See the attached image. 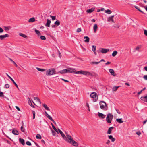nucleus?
I'll list each match as a JSON object with an SVG mask.
<instances>
[{
  "label": "nucleus",
  "mask_w": 147,
  "mask_h": 147,
  "mask_svg": "<svg viewBox=\"0 0 147 147\" xmlns=\"http://www.w3.org/2000/svg\"><path fill=\"white\" fill-rule=\"evenodd\" d=\"M40 39L43 40H45L46 39L45 37L43 36H41L40 37Z\"/></svg>",
  "instance_id": "obj_41"
},
{
  "label": "nucleus",
  "mask_w": 147,
  "mask_h": 147,
  "mask_svg": "<svg viewBox=\"0 0 147 147\" xmlns=\"http://www.w3.org/2000/svg\"><path fill=\"white\" fill-rule=\"evenodd\" d=\"M35 20V19L34 17H32L31 18H30L28 20L29 22H34Z\"/></svg>",
  "instance_id": "obj_27"
},
{
  "label": "nucleus",
  "mask_w": 147,
  "mask_h": 147,
  "mask_svg": "<svg viewBox=\"0 0 147 147\" xmlns=\"http://www.w3.org/2000/svg\"><path fill=\"white\" fill-rule=\"evenodd\" d=\"M47 22L45 24V26L46 27H50V24L51 22V21L48 19H47Z\"/></svg>",
  "instance_id": "obj_22"
},
{
  "label": "nucleus",
  "mask_w": 147,
  "mask_h": 147,
  "mask_svg": "<svg viewBox=\"0 0 147 147\" xmlns=\"http://www.w3.org/2000/svg\"><path fill=\"white\" fill-rule=\"evenodd\" d=\"M9 59L11 62L13 63L14 65L16 66V67H17L18 68H19V67L18 66V65L16 64L15 62L14 61H13L11 59L9 58Z\"/></svg>",
  "instance_id": "obj_31"
},
{
  "label": "nucleus",
  "mask_w": 147,
  "mask_h": 147,
  "mask_svg": "<svg viewBox=\"0 0 147 147\" xmlns=\"http://www.w3.org/2000/svg\"><path fill=\"white\" fill-rule=\"evenodd\" d=\"M47 117L49 120L53 122L54 123L56 124L55 122L54 121V120L52 119V117L50 115H48Z\"/></svg>",
  "instance_id": "obj_21"
},
{
  "label": "nucleus",
  "mask_w": 147,
  "mask_h": 147,
  "mask_svg": "<svg viewBox=\"0 0 147 147\" xmlns=\"http://www.w3.org/2000/svg\"><path fill=\"white\" fill-rule=\"evenodd\" d=\"M90 96L91 97L94 99L93 100L94 102H95L97 101L98 97L96 92H92L90 94Z\"/></svg>",
  "instance_id": "obj_6"
},
{
  "label": "nucleus",
  "mask_w": 147,
  "mask_h": 147,
  "mask_svg": "<svg viewBox=\"0 0 147 147\" xmlns=\"http://www.w3.org/2000/svg\"><path fill=\"white\" fill-rule=\"evenodd\" d=\"M9 87V85L8 84H6L5 85V87L6 88H8Z\"/></svg>",
  "instance_id": "obj_44"
},
{
  "label": "nucleus",
  "mask_w": 147,
  "mask_h": 147,
  "mask_svg": "<svg viewBox=\"0 0 147 147\" xmlns=\"http://www.w3.org/2000/svg\"><path fill=\"white\" fill-rule=\"evenodd\" d=\"M75 74L84 75L88 76H92L93 74L90 72L86 71L81 70L75 71Z\"/></svg>",
  "instance_id": "obj_2"
},
{
  "label": "nucleus",
  "mask_w": 147,
  "mask_h": 147,
  "mask_svg": "<svg viewBox=\"0 0 147 147\" xmlns=\"http://www.w3.org/2000/svg\"><path fill=\"white\" fill-rule=\"evenodd\" d=\"M35 32L36 33V34H39L40 33V32L38 30H37L36 29H35Z\"/></svg>",
  "instance_id": "obj_51"
},
{
  "label": "nucleus",
  "mask_w": 147,
  "mask_h": 147,
  "mask_svg": "<svg viewBox=\"0 0 147 147\" xmlns=\"http://www.w3.org/2000/svg\"><path fill=\"white\" fill-rule=\"evenodd\" d=\"M7 76L13 82V84L17 88L19 89V88L18 87V85L16 84V83L13 80L10 76H9L7 74H6Z\"/></svg>",
  "instance_id": "obj_8"
},
{
  "label": "nucleus",
  "mask_w": 147,
  "mask_h": 147,
  "mask_svg": "<svg viewBox=\"0 0 147 147\" xmlns=\"http://www.w3.org/2000/svg\"><path fill=\"white\" fill-rule=\"evenodd\" d=\"M58 130L63 139L66 141H67L68 138L67 136H65L64 133L59 129H58Z\"/></svg>",
  "instance_id": "obj_7"
},
{
  "label": "nucleus",
  "mask_w": 147,
  "mask_h": 147,
  "mask_svg": "<svg viewBox=\"0 0 147 147\" xmlns=\"http://www.w3.org/2000/svg\"><path fill=\"white\" fill-rule=\"evenodd\" d=\"M114 26L117 28H118L120 27V26L119 24H115L114 25Z\"/></svg>",
  "instance_id": "obj_47"
},
{
  "label": "nucleus",
  "mask_w": 147,
  "mask_h": 147,
  "mask_svg": "<svg viewBox=\"0 0 147 147\" xmlns=\"http://www.w3.org/2000/svg\"><path fill=\"white\" fill-rule=\"evenodd\" d=\"M50 17L52 18L53 20H54L55 19V16L51 15Z\"/></svg>",
  "instance_id": "obj_46"
},
{
  "label": "nucleus",
  "mask_w": 147,
  "mask_h": 147,
  "mask_svg": "<svg viewBox=\"0 0 147 147\" xmlns=\"http://www.w3.org/2000/svg\"><path fill=\"white\" fill-rule=\"evenodd\" d=\"M52 134L53 136H58V135L54 131L52 130Z\"/></svg>",
  "instance_id": "obj_37"
},
{
  "label": "nucleus",
  "mask_w": 147,
  "mask_h": 147,
  "mask_svg": "<svg viewBox=\"0 0 147 147\" xmlns=\"http://www.w3.org/2000/svg\"><path fill=\"white\" fill-rule=\"evenodd\" d=\"M122 118L117 119L116 121L118 123H121L123 122V121L122 120Z\"/></svg>",
  "instance_id": "obj_24"
},
{
  "label": "nucleus",
  "mask_w": 147,
  "mask_h": 147,
  "mask_svg": "<svg viewBox=\"0 0 147 147\" xmlns=\"http://www.w3.org/2000/svg\"><path fill=\"white\" fill-rule=\"evenodd\" d=\"M55 74V69L54 68L49 69L46 72V74L47 76Z\"/></svg>",
  "instance_id": "obj_5"
},
{
  "label": "nucleus",
  "mask_w": 147,
  "mask_h": 147,
  "mask_svg": "<svg viewBox=\"0 0 147 147\" xmlns=\"http://www.w3.org/2000/svg\"><path fill=\"white\" fill-rule=\"evenodd\" d=\"M143 78L144 79L146 80H147V75H146L144 76L143 77Z\"/></svg>",
  "instance_id": "obj_57"
},
{
  "label": "nucleus",
  "mask_w": 147,
  "mask_h": 147,
  "mask_svg": "<svg viewBox=\"0 0 147 147\" xmlns=\"http://www.w3.org/2000/svg\"><path fill=\"white\" fill-rule=\"evenodd\" d=\"M36 69L39 71L43 72L45 71L46 69H41L38 67H36Z\"/></svg>",
  "instance_id": "obj_30"
},
{
  "label": "nucleus",
  "mask_w": 147,
  "mask_h": 147,
  "mask_svg": "<svg viewBox=\"0 0 147 147\" xmlns=\"http://www.w3.org/2000/svg\"><path fill=\"white\" fill-rule=\"evenodd\" d=\"M34 99L35 100H36L38 102L40 103L41 101L39 99L38 97H34Z\"/></svg>",
  "instance_id": "obj_36"
},
{
  "label": "nucleus",
  "mask_w": 147,
  "mask_h": 147,
  "mask_svg": "<svg viewBox=\"0 0 147 147\" xmlns=\"http://www.w3.org/2000/svg\"><path fill=\"white\" fill-rule=\"evenodd\" d=\"M101 50L100 51L101 53H106L109 51V49H106L105 48H100Z\"/></svg>",
  "instance_id": "obj_9"
},
{
  "label": "nucleus",
  "mask_w": 147,
  "mask_h": 147,
  "mask_svg": "<svg viewBox=\"0 0 147 147\" xmlns=\"http://www.w3.org/2000/svg\"><path fill=\"white\" fill-rule=\"evenodd\" d=\"M94 8H92L90 9H88L86 11V12L88 13H91L93 12L94 10Z\"/></svg>",
  "instance_id": "obj_20"
},
{
  "label": "nucleus",
  "mask_w": 147,
  "mask_h": 147,
  "mask_svg": "<svg viewBox=\"0 0 147 147\" xmlns=\"http://www.w3.org/2000/svg\"><path fill=\"white\" fill-rule=\"evenodd\" d=\"M136 134L138 135L139 136L141 134V132L140 131H138L136 132Z\"/></svg>",
  "instance_id": "obj_55"
},
{
  "label": "nucleus",
  "mask_w": 147,
  "mask_h": 147,
  "mask_svg": "<svg viewBox=\"0 0 147 147\" xmlns=\"http://www.w3.org/2000/svg\"><path fill=\"white\" fill-rule=\"evenodd\" d=\"M56 25H55V24H53L51 25V27L52 28H55V27H56Z\"/></svg>",
  "instance_id": "obj_63"
},
{
  "label": "nucleus",
  "mask_w": 147,
  "mask_h": 147,
  "mask_svg": "<svg viewBox=\"0 0 147 147\" xmlns=\"http://www.w3.org/2000/svg\"><path fill=\"white\" fill-rule=\"evenodd\" d=\"M93 29H94V33L96 32L97 29L98 28V26L97 24H95L93 26Z\"/></svg>",
  "instance_id": "obj_18"
},
{
  "label": "nucleus",
  "mask_w": 147,
  "mask_h": 147,
  "mask_svg": "<svg viewBox=\"0 0 147 147\" xmlns=\"http://www.w3.org/2000/svg\"><path fill=\"white\" fill-rule=\"evenodd\" d=\"M110 141L109 140H107V141L106 142V143L107 144H109L110 143Z\"/></svg>",
  "instance_id": "obj_62"
},
{
  "label": "nucleus",
  "mask_w": 147,
  "mask_h": 147,
  "mask_svg": "<svg viewBox=\"0 0 147 147\" xmlns=\"http://www.w3.org/2000/svg\"><path fill=\"white\" fill-rule=\"evenodd\" d=\"M114 129V127H111L109 128L107 133V134H111L112 130Z\"/></svg>",
  "instance_id": "obj_16"
},
{
  "label": "nucleus",
  "mask_w": 147,
  "mask_h": 147,
  "mask_svg": "<svg viewBox=\"0 0 147 147\" xmlns=\"http://www.w3.org/2000/svg\"><path fill=\"white\" fill-rule=\"evenodd\" d=\"M20 142L23 145L25 144L24 140L22 138H20L19 139Z\"/></svg>",
  "instance_id": "obj_15"
},
{
  "label": "nucleus",
  "mask_w": 147,
  "mask_h": 147,
  "mask_svg": "<svg viewBox=\"0 0 147 147\" xmlns=\"http://www.w3.org/2000/svg\"><path fill=\"white\" fill-rule=\"evenodd\" d=\"M5 38L4 37V35H1L0 36V39L1 40H3L4 39V38Z\"/></svg>",
  "instance_id": "obj_45"
},
{
  "label": "nucleus",
  "mask_w": 147,
  "mask_h": 147,
  "mask_svg": "<svg viewBox=\"0 0 147 147\" xmlns=\"http://www.w3.org/2000/svg\"><path fill=\"white\" fill-rule=\"evenodd\" d=\"M134 7L137 9L138 11H139L140 12H141L142 13H143V14H145V13H144L143 11H141V10H140V8L137 6H135Z\"/></svg>",
  "instance_id": "obj_25"
},
{
  "label": "nucleus",
  "mask_w": 147,
  "mask_h": 147,
  "mask_svg": "<svg viewBox=\"0 0 147 147\" xmlns=\"http://www.w3.org/2000/svg\"><path fill=\"white\" fill-rule=\"evenodd\" d=\"M100 108L104 111L107 110L108 107L107 106L106 102L104 101H100L99 102Z\"/></svg>",
  "instance_id": "obj_3"
},
{
  "label": "nucleus",
  "mask_w": 147,
  "mask_h": 147,
  "mask_svg": "<svg viewBox=\"0 0 147 147\" xmlns=\"http://www.w3.org/2000/svg\"><path fill=\"white\" fill-rule=\"evenodd\" d=\"M98 114L99 117L101 119H104L106 115L102 113L98 112Z\"/></svg>",
  "instance_id": "obj_10"
},
{
  "label": "nucleus",
  "mask_w": 147,
  "mask_h": 147,
  "mask_svg": "<svg viewBox=\"0 0 147 147\" xmlns=\"http://www.w3.org/2000/svg\"><path fill=\"white\" fill-rule=\"evenodd\" d=\"M65 134H66V136L68 138L67 141H66L70 143L71 144L75 146L76 147L78 146V143L74 141L73 138H71L70 135H69L66 132H65Z\"/></svg>",
  "instance_id": "obj_1"
},
{
  "label": "nucleus",
  "mask_w": 147,
  "mask_h": 147,
  "mask_svg": "<svg viewBox=\"0 0 147 147\" xmlns=\"http://www.w3.org/2000/svg\"><path fill=\"white\" fill-rule=\"evenodd\" d=\"M32 112V113L33 114V119H34L35 118V112L34 111H33Z\"/></svg>",
  "instance_id": "obj_49"
},
{
  "label": "nucleus",
  "mask_w": 147,
  "mask_h": 147,
  "mask_svg": "<svg viewBox=\"0 0 147 147\" xmlns=\"http://www.w3.org/2000/svg\"><path fill=\"white\" fill-rule=\"evenodd\" d=\"M5 30H9L8 28L7 27L5 26L4 27Z\"/></svg>",
  "instance_id": "obj_59"
},
{
  "label": "nucleus",
  "mask_w": 147,
  "mask_h": 147,
  "mask_svg": "<svg viewBox=\"0 0 147 147\" xmlns=\"http://www.w3.org/2000/svg\"><path fill=\"white\" fill-rule=\"evenodd\" d=\"M12 133L13 134L15 135H18L19 134L18 131L17 130H15L14 129H13Z\"/></svg>",
  "instance_id": "obj_17"
},
{
  "label": "nucleus",
  "mask_w": 147,
  "mask_h": 147,
  "mask_svg": "<svg viewBox=\"0 0 147 147\" xmlns=\"http://www.w3.org/2000/svg\"><path fill=\"white\" fill-rule=\"evenodd\" d=\"M143 7L145 8L146 10L147 11V6H143Z\"/></svg>",
  "instance_id": "obj_64"
},
{
  "label": "nucleus",
  "mask_w": 147,
  "mask_h": 147,
  "mask_svg": "<svg viewBox=\"0 0 147 147\" xmlns=\"http://www.w3.org/2000/svg\"><path fill=\"white\" fill-rule=\"evenodd\" d=\"M67 69L68 70V73H73L75 74V71H76V70L75 69H74L68 68Z\"/></svg>",
  "instance_id": "obj_11"
},
{
  "label": "nucleus",
  "mask_w": 147,
  "mask_h": 147,
  "mask_svg": "<svg viewBox=\"0 0 147 147\" xmlns=\"http://www.w3.org/2000/svg\"><path fill=\"white\" fill-rule=\"evenodd\" d=\"M19 35L21 36H22L25 38H27V36H26V35L23 34L21 33H20L19 34Z\"/></svg>",
  "instance_id": "obj_26"
},
{
  "label": "nucleus",
  "mask_w": 147,
  "mask_h": 147,
  "mask_svg": "<svg viewBox=\"0 0 147 147\" xmlns=\"http://www.w3.org/2000/svg\"><path fill=\"white\" fill-rule=\"evenodd\" d=\"M81 28H78L77 30V32H81Z\"/></svg>",
  "instance_id": "obj_53"
},
{
  "label": "nucleus",
  "mask_w": 147,
  "mask_h": 147,
  "mask_svg": "<svg viewBox=\"0 0 147 147\" xmlns=\"http://www.w3.org/2000/svg\"><path fill=\"white\" fill-rule=\"evenodd\" d=\"M3 32V29L1 27H0V33H2Z\"/></svg>",
  "instance_id": "obj_56"
},
{
  "label": "nucleus",
  "mask_w": 147,
  "mask_h": 147,
  "mask_svg": "<svg viewBox=\"0 0 147 147\" xmlns=\"http://www.w3.org/2000/svg\"><path fill=\"white\" fill-rule=\"evenodd\" d=\"M61 79L63 81H65V82H69V81L67 80H65L64 79H63V78H61Z\"/></svg>",
  "instance_id": "obj_58"
},
{
  "label": "nucleus",
  "mask_w": 147,
  "mask_h": 147,
  "mask_svg": "<svg viewBox=\"0 0 147 147\" xmlns=\"http://www.w3.org/2000/svg\"><path fill=\"white\" fill-rule=\"evenodd\" d=\"M15 107L18 111H20V108L18 106H16Z\"/></svg>",
  "instance_id": "obj_60"
},
{
  "label": "nucleus",
  "mask_w": 147,
  "mask_h": 147,
  "mask_svg": "<svg viewBox=\"0 0 147 147\" xmlns=\"http://www.w3.org/2000/svg\"><path fill=\"white\" fill-rule=\"evenodd\" d=\"M26 144L27 145H28V146H31V143L29 141H27L26 142Z\"/></svg>",
  "instance_id": "obj_50"
},
{
  "label": "nucleus",
  "mask_w": 147,
  "mask_h": 147,
  "mask_svg": "<svg viewBox=\"0 0 147 147\" xmlns=\"http://www.w3.org/2000/svg\"><path fill=\"white\" fill-rule=\"evenodd\" d=\"M115 110H116V111L117 113H118L119 114H121V112L119 111V109H116Z\"/></svg>",
  "instance_id": "obj_54"
},
{
  "label": "nucleus",
  "mask_w": 147,
  "mask_h": 147,
  "mask_svg": "<svg viewBox=\"0 0 147 147\" xmlns=\"http://www.w3.org/2000/svg\"><path fill=\"white\" fill-rule=\"evenodd\" d=\"M59 73L61 74H65V69H63L62 70H61L59 71Z\"/></svg>",
  "instance_id": "obj_40"
},
{
  "label": "nucleus",
  "mask_w": 147,
  "mask_h": 147,
  "mask_svg": "<svg viewBox=\"0 0 147 147\" xmlns=\"http://www.w3.org/2000/svg\"><path fill=\"white\" fill-rule=\"evenodd\" d=\"M96 46H94V45H93L92 46V49L93 51H96Z\"/></svg>",
  "instance_id": "obj_39"
},
{
  "label": "nucleus",
  "mask_w": 147,
  "mask_h": 147,
  "mask_svg": "<svg viewBox=\"0 0 147 147\" xmlns=\"http://www.w3.org/2000/svg\"><path fill=\"white\" fill-rule=\"evenodd\" d=\"M105 12L106 13H107L108 14H110L111 13L112 11H111L109 9H107V10H105Z\"/></svg>",
  "instance_id": "obj_35"
},
{
  "label": "nucleus",
  "mask_w": 147,
  "mask_h": 147,
  "mask_svg": "<svg viewBox=\"0 0 147 147\" xmlns=\"http://www.w3.org/2000/svg\"><path fill=\"white\" fill-rule=\"evenodd\" d=\"M109 72L111 73V75L114 76H115L116 75L115 74L114 71L113 69H109Z\"/></svg>",
  "instance_id": "obj_14"
},
{
  "label": "nucleus",
  "mask_w": 147,
  "mask_h": 147,
  "mask_svg": "<svg viewBox=\"0 0 147 147\" xmlns=\"http://www.w3.org/2000/svg\"><path fill=\"white\" fill-rule=\"evenodd\" d=\"M0 97H2L3 98L5 97L2 92H0Z\"/></svg>",
  "instance_id": "obj_43"
},
{
  "label": "nucleus",
  "mask_w": 147,
  "mask_h": 147,
  "mask_svg": "<svg viewBox=\"0 0 147 147\" xmlns=\"http://www.w3.org/2000/svg\"><path fill=\"white\" fill-rule=\"evenodd\" d=\"M140 99L144 102H147V95L145 96L141 97Z\"/></svg>",
  "instance_id": "obj_13"
},
{
  "label": "nucleus",
  "mask_w": 147,
  "mask_h": 147,
  "mask_svg": "<svg viewBox=\"0 0 147 147\" xmlns=\"http://www.w3.org/2000/svg\"><path fill=\"white\" fill-rule=\"evenodd\" d=\"M60 24V22L59 20H57L55 23L54 24L56 26H58Z\"/></svg>",
  "instance_id": "obj_28"
},
{
  "label": "nucleus",
  "mask_w": 147,
  "mask_h": 147,
  "mask_svg": "<svg viewBox=\"0 0 147 147\" xmlns=\"http://www.w3.org/2000/svg\"><path fill=\"white\" fill-rule=\"evenodd\" d=\"M120 87V86H114L113 88V91H116L117 89L119 88Z\"/></svg>",
  "instance_id": "obj_33"
},
{
  "label": "nucleus",
  "mask_w": 147,
  "mask_h": 147,
  "mask_svg": "<svg viewBox=\"0 0 147 147\" xmlns=\"http://www.w3.org/2000/svg\"><path fill=\"white\" fill-rule=\"evenodd\" d=\"M114 16V15H112L111 16L109 17L107 21L108 22L112 21V22H114V21L113 20V18Z\"/></svg>",
  "instance_id": "obj_12"
},
{
  "label": "nucleus",
  "mask_w": 147,
  "mask_h": 147,
  "mask_svg": "<svg viewBox=\"0 0 147 147\" xmlns=\"http://www.w3.org/2000/svg\"><path fill=\"white\" fill-rule=\"evenodd\" d=\"M100 63V62L99 61V62H92L91 63V64H97L99 63Z\"/></svg>",
  "instance_id": "obj_42"
},
{
  "label": "nucleus",
  "mask_w": 147,
  "mask_h": 147,
  "mask_svg": "<svg viewBox=\"0 0 147 147\" xmlns=\"http://www.w3.org/2000/svg\"><path fill=\"white\" fill-rule=\"evenodd\" d=\"M117 53V51H114L112 53V55L113 57H115Z\"/></svg>",
  "instance_id": "obj_34"
},
{
  "label": "nucleus",
  "mask_w": 147,
  "mask_h": 147,
  "mask_svg": "<svg viewBox=\"0 0 147 147\" xmlns=\"http://www.w3.org/2000/svg\"><path fill=\"white\" fill-rule=\"evenodd\" d=\"M84 39H86L84 40V42H89L90 38L88 36H84Z\"/></svg>",
  "instance_id": "obj_23"
},
{
  "label": "nucleus",
  "mask_w": 147,
  "mask_h": 147,
  "mask_svg": "<svg viewBox=\"0 0 147 147\" xmlns=\"http://www.w3.org/2000/svg\"><path fill=\"white\" fill-rule=\"evenodd\" d=\"M144 35L147 36V30H144Z\"/></svg>",
  "instance_id": "obj_52"
},
{
  "label": "nucleus",
  "mask_w": 147,
  "mask_h": 147,
  "mask_svg": "<svg viewBox=\"0 0 147 147\" xmlns=\"http://www.w3.org/2000/svg\"><path fill=\"white\" fill-rule=\"evenodd\" d=\"M20 129L23 132L24 131V128L23 125L21 127Z\"/></svg>",
  "instance_id": "obj_48"
},
{
  "label": "nucleus",
  "mask_w": 147,
  "mask_h": 147,
  "mask_svg": "<svg viewBox=\"0 0 147 147\" xmlns=\"http://www.w3.org/2000/svg\"><path fill=\"white\" fill-rule=\"evenodd\" d=\"M51 125L53 129L58 134H59L58 131L57 130V129H56L55 127L54 126V125L52 123H51Z\"/></svg>",
  "instance_id": "obj_32"
},
{
  "label": "nucleus",
  "mask_w": 147,
  "mask_h": 147,
  "mask_svg": "<svg viewBox=\"0 0 147 147\" xmlns=\"http://www.w3.org/2000/svg\"><path fill=\"white\" fill-rule=\"evenodd\" d=\"M113 116L111 113H109L107 115L106 117V121L108 123H111L113 118Z\"/></svg>",
  "instance_id": "obj_4"
},
{
  "label": "nucleus",
  "mask_w": 147,
  "mask_h": 147,
  "mask_svg": "<svg viewBox=\"0 0 147 147\" xmlns=\"http://www.w3.org/2000/svg\"><path fill=\"white\" fill-rule=\"evenodd\" d=\"M108 137L109 139L111 140L112 142H114L115 140V138H114L112 135H108Z\"/></svg>",
  "instance_id": "obj_19"
},
{
  "label": "nucleus",
  "mask_w": 147,
  "mask_h": 147,
  "mask_svg": "<svg viewBox=\"0 0 147 147\" xmlns=\"http://www.w3.org/2000/svg\"><path fill=\"white\" fill-rule=\"evenodd\" d=\"M36 138L38 139H41L42 138L41 135L38 134H37Z\"/></svg>",
  "instance_id": "obj_38"
},
{
  "label": "nucleus",
  "mask_w": 147,
  "mask_h": 147,
  "mask_svg": "<svg viewBox=\"0 0 147 147\" xmlns=\"http://www.w3.org/2000/svg\"><path fill=\"white\" fill-rule=\"evenodd\" d=\"M43 107L45 108L48 111H50V109L49 108L47 107V105L46 104H43Z\"/></svg>",
  "instance_id": "obj_29"
},
{
  "label": "nucleus",
  "mask_w": 147,
  "mask_h": 147,
  "mask_svg": "<svg viewBox=\"0 0 147 147\" xmlns=\"http://www.w3.org/2000/svg\"><path fill=\"white\" fill-rule=\"evenodd\" d=\"M4 37H5V38H6V37H9V35L8 34H6L5 35H4Z\"/></svg>",
  "instance_id": "obj_61"
}]
</instances>
